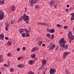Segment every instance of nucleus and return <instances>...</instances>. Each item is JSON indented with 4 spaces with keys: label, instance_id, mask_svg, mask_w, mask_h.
I'll use <instances>...</instances> for the list:
<instances>
[{
    "label": "nucleus",
    "instance_id": "nucleus-1",
    "mask_svg": "<svg viewBox=\"0 0 74 74\" xmlns=\"http://www.w3.org/2000/svg\"><path fill=\"white\" fill-rule=\"evenodd\" d=\"M66 41L65 40L64 38H62L58 42L59 44H60V47L62 48H64L65 49H67L68 48V45H65Z\"/></svg>",
    "mask_w": 74,
    "mask_h": 74
},
{
    "label": "nucleus",
    "instance_id": "nucleus-2",
    "mask_svg": "<svg viewBox=\"0 0 74 74\" xmlns=\"http://www.w3.org/2000/svg\"><path fill=\"white\" fill-rule=\"evenodd\" d=\"M4 18V12L2 10H0V20H2Z\"/></svg>",
    "mask_w": 74,
    "mask_h": 74
},
{
    "label": "nucleus",
    "instance_id": "nucleus-3",
    "mask_svg": "<svg viewBox=\"0 0 74 74\" xmlns=\"http://www.w3.org/2000/svg\"><path fill=\"white\" fill-rule=\"evenodd\" d=\"M29 16L26 15V14H24L23 15V19L24 21H29Z\"/></svg>",
    "mask_w": 74,
    "mask_h": 74
},
{
    "label": "nucleus",
    "instance_id": "nucleus-4",
    "mask_svg": "<svg viewBox=\"0 0 74 74\" xmlns=\"http://www.w3.org/2000/svg\"><path fill=\"white\" fill-rule=\"evenodd\" d=\"M48 47L49 48V49L53 50V49H54V48L56 47V46L55 45H52V46L50 45H49Z\"/></svg>",
    "mask_w": 74,
    "mask_h": 74
},
{
    "label": "nucleus",
    "instance_id": "nucleus-5",
    "mask_svg": "<svg viewBox=\"0 0 74 74\" xmlns=\"http://www.w3.org/2000/svg\"><path fill=\"white\" fill-rule=\"evenodd\" d=\"M69 53H70V52H65L64 53V55L63 56V59H65L67 55H69Z\"/></svg>",
    "mask_w": 74,
    "mask_h": 74
},
{
    "label": "nucleus",
    "instance_id": "nucleus-6",
    "mask_svg": "<svg viewBox=\"0 0 74 74\" xmlns=\"http://www.w3.org/2000/svg\"><path fill=\"white\" fill-rule=\"evenodd\" d=\"M54 72H56V69H51L50 70L49 73L51 74H53Z\"/></svg>",
    "mask_w": 74,
    "mask_h": 74
},
{
    "label": "nucleus",
    "instance_id": "nucleus-7",
    "mask_svg": "<svg viewBox=\"0 0 74 74\" xmlns=\"http://www.w3.org/2000/svg\"><path fill=\"white\" fill-rule=\"evenodd\" d=\"M32 0H31V3H30V5L32 7H33V4H36V1L35 0L33 1Z\"/></svg>",
    "mask_w": 74,
    "mask_h": 74
},
{
    "label": "nucleus",
    "instance_id": "nucleus-8",
    "mask_svg": "<svg viewBox=\"0 0 74 74\" xmlns=\"http://www.w3.org/2000/svg\"><path fill=\"white\" fill-rule=\"evenodd\" d=\"M55 3V1L54 0H52L50 1L49 3V5L50 6L53 5Z\"/></svg>",
    "mask_w": 74,
    "mask_h": 74
},
{
    "label": "nucleus",
    "instance_id": "nucleus-9",
    "mask_svg": "<svg viewBox=\"0 0 74 74\" xmlns=\"http://www.w3.org/2000/svg\"><path fill=\"white\" fill-rule=\"evenodd\" d=\"M4 37V35L3 34H1L0 35V39L2 40Z\"/></svg>",
    "mask_w": 74,
    "mask_h": 74
},
{
    "label": "nucleus",
    "instance_id": "nucleus-10",
    "mask_svg": "<svg viewBox=\"0 0 74 74\" xmlns=\"http://www.w3.org/2000/svg\"><path fill=\"white\" fill-rule=\"evenodd\" d=\"M71 15L72 16L71 18V19L72 21L73 20H74V13H72L71 14Z\"/></svg>",
    "mask_w": 74,
    "mask_h": 74
},
{
    "label": "nucleus",
    "instance_id": "nucleus-11",
    "mask_svg": "<svg viewBox=\"0 0 74 74\" xmlns=\"http://www.w3.org/2000/svg\"><path fill=\"white\" fill-rule=\"evenodd\" d=\"M11 9L12 11H15V7L12 6L11 7Z\"/></svg>",
    "mask_w": 74,
    "mask_h": 74
},
{
    "label": "nucleus",
    "instance_id": "nucleus-12",
    "mask_svg": "<svg viewBox=\"0 0 74 74\" xmlns=\"http://www.w3.org/2000/svg\"><path fill=\"white\" fill-rule=\"evenodd\" d=\"M42 65L45 66V65L46 64V61L45 60H42Z\"/></svg>",
    "mask_w": 74,
    "mask_h": 74
},
{
    "label": "nucleus",
    "instance_id": "nucleus-13",
    "mask_svg": "<svg viewBox=\"0 0 74 74\" xmlns=\"http://www.w3.org/2000/svg\"><path fill=\"white\" fill-rule=\"evenodd\" d=\"M3 58L2 55H1L0 56V63L3 62Z\"/></svg>",
    "mask_w": 74,
    "mask_h": 74
},
{
    "label": "nucleus",
    "instance_id": "nucleus-14",
    "mask_svg": "<svg viewBox=\"0 0 74 74\" xmlns=\"http://www.w3.org/2000/svg\"><path fill=\"white\" fill-rule=\"evenodd\" d=\"M23 30H24V29H20L19 30V33L21 34H22V33H23Z\"/></svg>",
    "mask_w": 74,
    "mask_h": 74
},
{
    "label": "nucleus",
    "instance_id": "nucleus-15",
    "mask_svg": "<svg viewBox=\"0 0 74 74\" xmlns=\"http://www.w3.org/2000/svg\"><path fill=\"white\" fill-rule=\"evenodd\" d=\"M24 66V65L23 64H19L18 66V67H19L20 68H23Z\"/></svg>",
    "mask_w": 74,
    "mask_h": 74
},
{
    "label": "nucleus",
    "instance_id": "nucleus-16",
    "mask_svg": "<svg viewBox=\"0 0 74 74\" xmlns=\"http://www.w3.org/2000/svg\"><path fill=\"white\" fill-rule=\"evenodd\" d=\"M55 29H53L51 30H49V32H51L52 33H54V32H55Z\"/></svg>",
    "mask_w": 74,
    "mask_h": 74
},
{
    "label": "nucleus",
    "instance_id": "nucleus-17",
    "mask_svg": "<svg viewBox=\"0 0 74 74\" xmlns=\"http://www.w3.org/2000/svg\"><path fill=\"white\" fill-rule=\"evenodd\" d=\"M34 60H30L29 61V64H31V65H32L33 64V63H34Z\"/></svg>",
    "mask_w": 74,
    "mask_h": 74
},
{
    "label": "nucleus",
    "instance_id": "nucleus-18",
    "mask_svg": "<svg viewBox=\"0 0 74 74\" xmlns=\"http://www.w3.org/2000/svg\"><path fill=\"white\" fill-rule=\"evenodd\" d=\"M46 36H47L48 38L50 39V36H51V34H46Z\"/></svg>",
    "mask_w": 74,
    "mask_h": 74
},
{
    "label": "nucleus",
    "instance_id": "nucleus-19",
    "mask_svg": "<svg viewBox=\"0 0 74 74\" xmlns=\"http://www.w3.org/2000/svg\"><path fill=\"white\" fill-rule=\"evenodd\" d=\"M36 56V54H33L31 56V57L32 58H34Z\"/></svg>",
    "mask_w": 74,
    "mask_h": 74
},
{
    "label": "nucleus",
    "instance_id": "nucleus-20",
    "mask_svg": "<svg viewBox=\"0 0 74 74\" xmlns=\"http://www.w3.org/2000/svg\"><path fill=\"white\" fill-rule=\"evenodd\" d=\"M24 31H25V32L26 34L29 33V31H28V30L26 29V28H25L24 29Z\"/></svg>",
    "mask_w": 74,
    "mask_h": 74
},
{
    "label": "nucleus",
    "instance_id": "nucleus-21",
    "mask_svg": "<svg viewBox=\"0 0 74 74\" xmlns=\"http://www.w3.org/2000/svg\"><path fill=\"white\" fill-rule=\"evenodd\" d=\"M8 65H7L6 64H4V66L5 67H8V66H10V64H9V63H8Z\"/></svg>",
    "mask_w": 74,
    "mask_h": 74
},
{
    "label": "nucleus",
    "instance_id": "nucleus-22",
    "mask_svg": "<svg viewBox=\"0 0 74 74\" xmlns=\"http://www.w3.org/2000/svg\"><path fill=\"white\" fill-rule=\"evenodd\" d=\"M4 3V1L3 0L2 1H1L0 0V4H2Z\"/></svg>",
    "mask_w": 74,
    "mask_h": 74
},
{
    "label": "nucleus",
    "instance_id": "nucleus-23",
    "mask_svg": "<svg viewBox=\"0 0 74 74\" xmlns=\"http://www.w3.org/2000/svg\"><path fill=\"white\" fill-rule=\"evenodd\" d=\"M22 36L23 37H25V36H26V33H23L22 34Z\"/></svg>",
    "mask_w": 74,
    "mask_h": 74
},
{
    "label": "nucleus",
    "instance_id": "nucleus-24",
    "mask_svg": "<svg viewBox=\"0 0 74 74\" xmlns=\"http://www.w3.org/2000/svg\"><path fill=\"white\" fill-rule=\"evenodd\" d=\"M23 19V15L21 17L20 19H19V21H22Z\"/></svg>",
    "mask_w": 74,
    "mask_h": 74
},
{
    "label": "nucleus",
    "instance_id": "nucleus-25",
    "mask_svg": "<svg viewBox=\"0 0 74 74\" xmlns=\"http://www.w3.org/2000/svg\"><path fill=\"white\" fill-rule=\"evenodd\" d=\"M42 44V42L40 41L38 42V44L39 45H41Z\"/></svg>",
    "mask_w": 74,
    "mask_h": 74
},
{
    "label": "nucleus",
    "instance_id": "nucleus-26",
    "mask_svg": "<svg viewBox=\"0 0 74 74\" xmlns=\"http://www.w3.org/2000/svg\"><path fill=\"white\" fill-rule=\"evenodd\" d=\"M7 44L8 45H11L12 44V43H11V42L10 41L8 42Z\"/></svg>",
    "mask_w": 74,
    "mask_h": 74
},
{
    "label": "nucleus",
    "instance_id": "nucleus-27",
    "mask_svg": "<svg viewBox=\"0 0 74 74\" xmlns=\"http://www.w3.org/2000/svg\"><path fill=\"white\" fill-rule=\"evenodd\" d=\"M14 71V69L12 68H11L10 69V72H13V71Z\"/></svg>",
    "mask_w": 74,
    "mask_h": 74
},
{
    "label": "nucleus",
    "instance_id": "nucleus-28",
    "mask_svg": "<svg viewBox=\"0 0 74 74\" xmlns=\"http://www.w3.org/2000/svg\"><path fill=\"white\" fill-rule=\"evenodd\" d=\"M26 34V36L27 37H29L30 36V34H29L28 33H27Z\"/></svg>",
    "mask_w": 74,
    "mask_h": 74
},
{
    "label": "nucleus",
    "instance_id": "nucleus-29",
    "mask_svg": "<svg viewBox=\"0 0 74 74\" xmlns=\"http://www.w3.org/2000/svg\"><path fill=\"white\" fill-rule=\"evenodd\" d=\"M44 66H45V65L42 64V66H41V67H40V69H43V68H44Z\"/></svg>",
    "mask_w": 74,
    "mask_h": 74
},
{
    "label": "nucleus",
    "instance_id": "nucleus-30",
    "mask_svg": "<svg viewBox=\"0 0 74 74\" xmlns=\"http://www.w3.org/2000/svg\"><path fill=\"white\" fill-rule=\"evenodd\" d=\"M38 25H42V23L41 22H39L38 23Z\"/></svg>",
    "mask_w": 74,
    "mask_h": 74
},
{
    "label": "nucleus",
    "instance_id": "nucleus-31",
    "mask_svg": "<svg viewBox=\"0 0 74 74\" xmlns=\"http://www.w3.org/2000/svg\"><path fill=\"white\" fill-rule=\"evenodd\" d=\"M35 51V50L34 48L32 49L31 50L32 52H34Z\"/></svg>",
    "mask_w": 74,
    "mask_h": 74
},
{
    "label": "nucleus",
    "instance_id": "nucleus-32",
    "mask_svg": "<svg viewBox=\"0 0 74 74\" xmlns=\"http://www.w3.org/2000/svg\"><path fill=\"white\" fill-rule=\"evenodd\" d=\"M8 27H7V26L5 27V29L6 31H8Z\"/></svg>",
    "mask_w": 74,
    "mask_h": 74
},
{
    "label": "nucleus",
    "instance_id": "nucleus-33",
    "mask_svg": "<svg viewBox=\"0 0 74 74\" xmlns=\"http://www.w3.org/2000/svg\"><path fill=\"white\" fill-rule=\"evenodd\" d=\"M28 74H34L33 72L31 71H29L28 73Z\"/></svg>",
    "mask_w": 74,
    "mask_h": 74
},
{
    "label": "nucleus",
    "instance_id": "nucleus-34",
    "mask_svg": "<svg viewBox=\"0 0 74 74\" xmlns=\"http://www.w3.org/2000/svg\"><path fill=\"white\" fill-rule=\"evenodd\" d=\"M8 56H11V54L10 53H8Z\"/></svg>",
    "mask_w": 74,
    "mask_h": 74
},
{
    "label": "nucleus",
    "instance_id": "nucleus-35",
    "mask_svg": "<svg viewBox=\"0 0 74 74\" xmlns=\"http://www.w3.org/2000/svg\"><path fill=\"white\" fill-rule=\"evenodd\" d=\"M34 49H35V50H37V51H38V48L37 47H34Z\"/></svg>",
    "mask_w": 74,
    "mask_h": 74
},
{
    "label": "nucleus",
    "instance_id": "nucleus-36",
    "mask_svg": "<svg viewBox=\"0 0 74 74\" xmlns=\"http://www.w3.org/2000/svg\"><path fill=\"white\" fill-rule=\"evenodd\" d=\"M69 72V71L67 69H66L65 70V73H67Z\"/></svg>",
    "mask_w": 74,
    "mask_h": 74
},
{
    "label": "nucleus",
    "instance_id": "nucleus-37",
    "mask_svg": "<svg viewBox=\"0 0 74 74\" xmlns=\"http://www.w3.org/2000/svg\"><path fill=\"white\" fill-rule=\"evenodd\" d=\"M45 25H47V24L46 23H42V25H44V26H45Z\"/></svg>",
    "mask_w": 74,
    "mask_h": 74
},
{
    "label": "nucleus",
    "instance_id": "nucleus-38",
    "mask_svg": "<svg viewBox=\"0 0 74 74\" xmlns=\"http://www.w3.org/2000/svg\"><path fill=\"white\" fill-rule=\"evenodd\" d=\"M57 27H61V25H59V24H57Z\"/></svg>",
    "mask_w": 74,
    "mask_h": 74
},
{
    "label": "nucleus",
    "instance_id": "nucleus-39",
    "mask_svg": "<svg viewBox=\"0 0 74 74\" xmlns=\"http://www.w3.org/2000/svg\"><path fill=\"white\" fill-rule=\"evenodd\" d=\"M54 8H56L57 7V4H56L53 6Z\"/></svg>",
    "mask_w": 74,
    "mask_h": 74
},
{
    "label": "nucleus",
    "instance_id": "nucleus-40",
    "mask_svg": "<svg viewBox=\"0 0 74 74\" xmlns=\"http://www.w3.org/2000/svg\"><path fill=\"white\" fill-rule=\"evenodd\" d=\"M64 29H67V26H64Z\"/></svg>",
    "mask_w": 74,
    "mask_h": 74
},
{
    "label": "nucleus",
    "instance_id": "nucleus-41",
    "mask_svg": "<svg viewBox=\"0 0 74 74\" xmlns=\"http://www.w3.org/2000/svg\"><path fill=\"white\" fill-rule=\"evenodd\" d=\"M35 8H38V7H39V6H38V5H36L35 6Z\"/></svg>",
    "mask_w": 74,
    "mask_h": 74
},
{
    "label": "nucleus",
    "instance_id": "nucleus-42",
    "mask_svg": "<svg viewBox=\"0 0 74 74\" xmlns=\"http://www.w3.org/2000/svg\"><path fill=\"white\" fill-rule=\"evenodd\" d=\"M14 21H11V24H12V25L13 24V23H14Z\"/></svg>",
    "mask_w": 74,
    "mask_h": 74
},
{
    "label": "nucleus",
    "instance_id": "nucleus-43",
    "mask_svg": "<svg viewBox=\"0 0 74 74\" xmlns=\"http://www.w3.org/2000/svg\"><path fill=\"white\" fill-rule=\"evenodd\" d=\"M5 39L6 40H8V38L6 37H5Z\"/></svg>",
    "mask_w": 74,
    "mask_h": 74
},
{
    "label": "nucleus",
    "instance_id": "nucleus-44",
    "mask_svg": "<svg viewBox=\"0 0 74 74\" xmlns=\"http://www.w3.org/2000/svg\"><path fill=\"white\" fill-rule=\"evenodd\" d=\"M23 50H25L26 49V47H23Z\"/></svg>",
    "mask_w": 74,
    "mask_h": 74
},
{
    "label": "nucleus",
    "instance_id": "nucleus-45",
    "mask_svg": "<svg viewBox=\"0 0 74 74\" xmlns=\"http://www.w3.org/2000/svg\"><path fill=\"white\" fill-rule=\"evenodd\" d=\"M17 51H20V48H17Z\"/></svg>",
    "mask_w": 74,
    "mask_h": 74
},
{
    "label": "nucleus",
    "instance_id": "nucleus-46",
    "mask_svg": "<svg viewBox=\"0 0 74 74\" xmlns=\"http://www.w3.org/2000/svg\"><path fill=\"white\" fill-rule=\"evenodd\" d=\"M21 59V57H19L18 58V60H20Z\"/></svg>",
    "mask_w": 74,
    "mask_h": 74
},
{
    "label": "nucleus",
    "instance_id": "nucleus-47",
    "mask_svg": "<svg viewBox=\"0 0 74 74\" xmlns=\"http://www.w3.org/2000/svg\"><path fill=\"white\" fill-rule=\"evenodd\" d=\"M9 25H8V24H7L6 26H6V27H9Z\"/></svg>",
    "mask_w": 74,
    "mask_h": 74
},
{
    "label": "nucleus",
    "instance_id": "nucleus-48",
    "mask_svg": "<svg viewBox=\"0 0 74 74\" xmlns=\"http://www.w3.org/2000/svg\"><path fill=\"white\" fill-rule=\"evenodd\" d=\"M66 7H67V8H69V7H70V5H67Z\"/></svg>",
    "mask_w": 74,
    "mask_h": 74
},
{
    "label": "nucleus",
    "instance_id": "nucleus-49",
    "mask_svg": "<svg viewBox=\"0 0 74 74\" xmlns=\"http://www.w3.org/2000/svg\"><path fill=\"white\" fill-rule=\"evenodd\" d=\"M26 11H27V8H25V12H26Z\"/></svg>",
    "mask_w": 74,
    "mask_h": 74
},
{
    "label": "nucleus",
    "instance_id": "nucleus-50",
    "mask_svg": "<svg viewBox=\"0 0 74 74\" xmlns=\"http://www.w3.org/2000/svg\"><path fill=\"white\" fill-rule=\"evenodd\" d=\"M27 21L26 22V23H27V24H28L29 23V21Z\"/></svg>",
    "mask_w": 74,
    "mask_h": 74
},
{
    "label": "nucleus",
    "instance_id": "nucleus-51",
    "mask_svg": "<svg viewBox=\"0 0 74 74\" xmlns=\"http://www.w3.org/2000/svg\"><path fill=\"white\" fill-rule=\"evenodd\" d=\"M65 11L66 12H68V11H69V10L68 9H66Z\"/></svg>",
    "mask_w": 74,
    "mask_h": 74
},
{
    "label": "nucleus",
    "instance_id": "nucleus-52",
    "mask_svg": "<svg viewBox=\"0 0 74 74\" xmlns=\"http://www.w3.org/2000/svg\"><path fill=\"white\" fill-rule=\"evenodd\" d=\"M29 32H31V30L30 29V28H29Z\"/></svg>",
    "mask_w": 74,
    "mask_h": 74
},
{
    "label": "nucleus",
    "instance_id": "nucleus-53",
    "mask_svg": "<svg viewBox=\"0 0 74 74\" xmlns=\"http://www.w3.org/2000/svg\"><path fill=\"white\" fill-rule=\"evenodd\" d=\"M58 47H57V48H56V49H55V51H57L58 50Z\"/></svg>",
    "mask_w": 74,
    "mask_h": 74
},
{
    "label": "nucleus",
    "instance_id": "nucleus-54",
    "mask_svg": "<svg viewBox=\"0 0 74 74\" xmlns=\"http://www.w3.org/2000/svg\"><path fill=\"white\" fill-rule=\"evenodd\" d=\"M42 45V46H43V47H45V44H43Z\"/></svg>",
    "mask_w": 74,
    "mask_h": 74
},
{
    "label": "nucleus",
    "instance_id": "nucleus-55",
    "mask_svg": "<svg viewBox=\"0 0 74 74\" xmlns=\"http://www.w3.org/2000/svg\"><path fill=\"white\" fill-rule=\"evenodd\" d=\"M51 36H52L53 37H54L55 36H54V35L53 34H52Z\"/></svg>",
    "mask_w": 74,
    "mask_h": 74
},
{
    "label": "nucleus",
    "instance_id": "nucleus-56",
    "mask_svg": "<svg viewBox=\"0 0 74 74\" xmlns=\"http://www.w3.org/2000/svg\"><path fill=\"white\" fill-rule=\"evenodd\" d=\"M52 44H53L52 43H50V45H51V46H52Z\"/></svg>",
    "mask_w": 74,
    "mask_h": 74
},
{
    "label": "nucleus",
    "instance_id": "nucleus-57",
    "mask_svg": "<svg viewBox=\"0 0 74 74\" xmlns=\"http://www.w3.org/2000/svg\"><path fill=\"white\" fill-rule=\"evenodd\" d=\"M23 56H22L21 57V59H23Z\"/></svg>",
    "mask_w": 74,
    "mask_h": 74
},
{
    "label": "nucleus",
    "instance_id": "nucleus-58",
    "mask_svg": "<svg viewBox=\"0 0 74 74\" xmlns=\"http://www.w3.org/2000/svg\"><path fill=\"white\" fill-rule=\"evenodd\" d=\"M54 37H52V38H51V39H53V38H54Z\"/></svg>",
    "mask_w": 74,
    "mask_h": 74
},
{
    "label": "nucleus",
    "instance_id": "nucleus-59",
    "mask_svg": "<svg viewBox=\"0 0 74 74\" xmlns=\"http://www.w3.org/2000/svg\"><path fill=\"white\" fill-rule=\"evenodd\" d=\"M63 27V26L61 25V27Z\"/></svg>",
    "mask_w": 74,
    "mask_h": 74
},
{
    "label": "nucleus",
    "instance_id": "nucleus-60",
    "mask_svg": "<svg viewBox=\"0 0 74 74\" xmlns=\"http://www.w3.org/2000/svg\"><path fill=\"white\" fill-rule=\"evenodd\" d=\"M43 74H45V72H43Z\"/></svg>",
    "mask_w": 74,
    "mask_h": 74
},
{
    "label": "nucleus",
    "instance_id": "nucleus-61",
    "mask_svg": "<svg viewBox=\"0 0 74 74\" xmlns=\"http://www.w3.org/2000/svg\"><path fill=\"white\" fill-rule=\"evenodd\" d=\"M1 72L0 71V74H1Z\"/></svg>",
    "mask_w": 74,
    "mask_h": 74
},
{
    "label": "nucleus",
    "instance_id": "nucleus-62",
    "mask_svg": "<svg viewBox=\"0 0 74 74\" xmlns=\"http://www.w3.org/2000/svg\"><path fill=\"white\" fill-rule=\"evenodd\" d=\"M73 30L74 31V27L73 28Z\"/></svg>",
    "mask_w": 74,
    "mask_h": 74
},
{
    "label": "nucleus",
    "instance_id": "nucleus-63",
    "mask_svg": "<svg viewBox=\"0 0 74 74\" xmlns=\"http://www.w3.org/2000/svg\"><path fill=\"white\" fill-rule=\"evenodd\" d=\"M8 24V25H10V23H9V24Z\"/></svg>",
    "mask_w": 74,
    "mask_h": 74
},
{
    "label": "nucleus",
    "instance_id": "nucleus-64",
    "mask_svg": "<svg viewBox=\"0 0 74 74\" xmlns=\"http://www.w3.org/2000/svg\"><path fill=\"white\" fill-rule=\"evenodd\" d=\"M0 44H1L0 43Z\"/></svg>",
    "mask_w": 74,
    "mask_h": 74
}]
</instances>
